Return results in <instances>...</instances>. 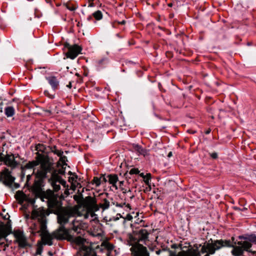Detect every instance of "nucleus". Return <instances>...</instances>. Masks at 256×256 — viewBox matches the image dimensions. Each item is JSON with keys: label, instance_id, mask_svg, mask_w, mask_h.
I'll return each mask as SVG.
<instances>
[{"label": "nucleus", "instance_id": "obj_1", "mask_svg": "<svg viewBox=\"0 0 256 256\" xmlns=\"http://www.w3.org/2000/svg\"><path fill=\"white\" fill-rule=\"evenodd\" d=\"M48 205L50 208L60 210L58 214V222L60 226L58 230L53 232V236L54 238L58 240L64 239L68 236V232L64 227V225L68 222L70 217L74 216L76 213V210L72 208H60L59 201L54 196L48 198Z\"/></svg>", "mask_w": 256, "mask_h": 256}, {"label": "nucleus", "instance_id": "obj_2", "mask_svg": "<svg viewBox=\"0 0 256 256\" xmlns=\"http://www.w3.org/2000/svg\"><path fill=\"white\" fill-rule=\"evenodd\" d=\"M36 160L28 162L24 166H21L22 176L24 177L26 169H32L34 166L40 164V168L36 172V176L41 178L48 177V172L51 170L52 163L50 162L48 156L44 154L36 152Z\"/></svg>", "mask_w": 256, "mask_h": 256}, {"label": "nucleus", "instance_id": "obj_3", "mask_svg": "<svg viewBox=\"0 0 256 256\" xmlns=\"http://www.w3.org/2000/svg\"><path fill=\"white\" fill-rule=\"evenodd\" d=\"M100 224L97 223V232H98ZM101 232H97V250L100 252L106 253V256H114L118 253V251L114 250L113 244H110L108 238L104 234V231L100 230Z\"/></svg>", "mask_w": 256, "mask_h": 256}, {"label": "nucleus", "instance_id": "obj_4", "mask_svg": "<svg viewBox=\"0 0 256 256\" xmlns=\"http://www.w3.org/2000/svg\"><path fill=\"white\" fill-rule=\"evenodd\" d=\"M230 246V242L229 240H216L212 243H208L202 248V252L209 253L213 254L216 250H218L223 246Z\"/></svg>", "mask_w": 256, "mask_h": 256}, {"label": "nucleus", "instance_id": "obj_5", "mask_svg": "<svg viewBox=\"0 0 256 256\" xmlns=\"http://www.w3.org/2000/svg\"><path fill=\"white\" fill-rule=\"evenodd\" d=\"M51 169L50 172H48L47 176L48 177L47 178H48V180L52 186L54 190L56 192L60 190V185L62 184L64 186L66 182L58 175L52 166V164L51 165Z\"/></svg>", "mask_w": 256, "mask_h": 256}, {"label": "nucleus", "instance_id": "obj_6", "mask_svg": "<svg viewBox=\"0 0 256 256\" xmlns=\"http://www.w3.org/2000/svg\"><path fill=\"white\" fill-rule=\"evenodd\" d=\"M80 246L78 254L80 256H96V254L90 246H86V240L80 236L76 237L74 241Z\"/></svg>", "mask_w": 256, "mask_h": 256}, {"label": "nucleus", "instance_id": "obj_7", "mask_svg": "<svg viewBox=\"0 0 256 256\" xmlns=\"http://www.w3.org/2000/svg\"><path fill=\"white\" fill-rule=\"evenodd\" d=\"M84 208H86V213L84 214L85 218H88L89 217L92 218L91 220H94L96 218L95 212L96 211V202L92 198L88 196Z\"/></svg>", "mask_w": 256, "mask_h": 256}, {"label": "nucleus", "instance_id": "obj_8", "mask_svg": "<svg viewBox=\"0 0 256 256\" xmlns=\"http://www.w3.org/2000/svg\"><path fill=\"white\" fill-rule=\"evenodd\" d=\"M48 214L47 210L42 207L38 208H34L31 214V218L32 220H37L40 224H41V226L42 224L46 226V216Z\"/></svg>", "mask_w": 256, "mask_h": 256}, {"label": "nucleus", "instance_id": "obj_9", "mask_svg": "<svg viewBox=\"0 0 256 256\" xmlns=\"http://www.w3.org/2000/svg\"><path fill=\"white\" fill-rule=\"evenodd\" d=\"M2 162L12 169L16 168L18 164V162L15 160L14 156L12 154H4L0 153V165Z\"/></svg>", "mask_w": 256, "mask_h": 256}, {"label": "nucleus", "instance_id": "obj_10", "mask_svg": "<svg viewBox=\"0 0 256 256\" xmlns=\"http://www.w3.org/2000/svg\"><path fill=\"white\" fill-rule=\"evenodd\" d=\"M42 242L44 245H52V240L54 238L53 236V232L50 234L46 226L42 224L41 228V234H40Z\"/></svg>", "mask_w": 256, "mask_h": 256}, {"label": "nucleus", "instance_id": "obj_11", "mask_svg": "<svg viewBox=\"0 0 256 256\" xmlns=\"http://www.w3.org/2000/svg\"><path fill=\"white\" fill-rule=\"evenodd\" d=\"M66 47L68 52H66V56L67 58L72 60L74 59L82 51L81 47L77 44L72 46L68 44Z\"/></svg>", "mask_w": 256, "mask_h": 256}, {"label": "nucleus", "instance_id": "obj_12", "mask_svg": "<svg viewBox=\"0 0 256 256\" xmlns=\"http://www.w3.org/2000/svg\"><path fill=\"white\" fill-rule=\"evenodd\" d=\"M240 239H244V240L240 241L238 242V244H242L246 251H248V249L252 246L251 242L256 243V236L254 235H250L246 237L239 236Z\"/></svg>", "mask_w": 256, "mask_h": 256}, {"label": "nucleus", "instance_id": "obj_13", "mask_svg": "<svg viewBox=\"0 0 256 256\" xmlns=\"http://www.w3.org/2000/svg\"><path fill=\"white\" fill-rule=\"evenodd\" d=\"M106 194L101 193L97 196V200H100V202L97 204V211L102 208L103 210L108 208L110 202L106 199Z\"/></svg>", "mask_w": 256, "mask_h": 256}, {"label": "nucleus", "instance_id": "obj_14", "mask_svg": "<svg viewBox=\"0 0 256 256\" xmlns=\"http://www.w3.org/2000/svg\"><path fill=\"white\" fill-rule=\"evenodd\" d=\"M14 236L20 247L24 248L28 246V243L27 242L26 238L21 231H15Z\"/></svg>", "mask_w": 256, "mask_h": 256}, {"label": "nucleus", "instance_id": "obj_15", "mask_svg": "<svg viewBox=\"0 0 256 256\" xmlns=\"http://www.w3.org/2000/svg\"><path fill=\"white\" fill-rule=\"evenodd\" d=\"M133 250L132 252V256H150L149 253L146 247L142 245L139 244L134 248H131Z\"/></svg>", "mask_w": 256, "mask_h": 256}, {"label": "nucleus", "instance_id": "obj_16", "mask_svg": "<svg viewBox=\"0 0 256 256\" xmlns=\"http://www.w3.org/2000/svg\"><path fill=\"white\" fill-rule=\"evenodd\" d=\"M36 178L34 180V182L32 186V190L36 194H39L42 192V180L45 178H41L36 176Z\"/></svg>", "mask_w": 256, "mask_h": 256}, {"label": "nucleus", "instance_id": "obj_17", "mask_svg": "<svg viewBox=\"0 0 256 256\" xmlns=\"http://www.w3.org/2000/svg\"><path fill=\"white\" fill-rule=\"evenodd\" d=\"M199 252L197 250L190 248L188 249L186 251L182 250L178 254L171 252L170 256H199Z\"/></svg>", "mask_w": 256, "mask_h": 256}, {"label": "nucleus", "instance_id": "obj_18", "mask_svg": "<svg viewBox=\"0 0 256 256\" xmlns=\"http://www.w3.org/2000/svg\"><path fill=\"white\" fill-rule=\"evenodd\" d=\"M1 174L3 178L6 180L8 181L10 183H12L14 182V178L12 176L8 168H4V169L2 172Z\"/></svg>", "mask_w": 256, "mask_h": 256}, {"label": "nucleus", "instance_id": "obj_19", "mask_svg": "<svg viewBox=\"0 0 256 256\" xmlns=\"http://www.w3.org/2000/svg\"><path fill=\"white\" fill-rule=\"evenodd\" d=\"M244 250H246L242 244H238V246H233L232 252L234 256H240L242 254Z\"/></svg>", "mask_w": 256, "mask_h": 256}, {"label": "nucleus", "instance_id": "obj_20", "mask_svg": "<svg viewBox=\"0 0 256 256\" xmlns=\"http://www.w3.org/2000/svg\"><path fill=\"white\" fill-rule=\"evenodd\" d=\"M46 79L54 90H56L58 88L59 82L56 77L49 76Z\"/></svg>", "mask_w": 256, "mask_h": 256}, {"label": "nucleus", "instance_id": "obj_21", "mask_svg": "<svg viewBox=\"0 0 256 256\" xmlns=\"http://www.w3.org/2000/svg\"><path fill=\"white\" fill-rule=\"evenodd\" d=\"M108 182L116 190L118 188L116 183L118 182V177L116 174H110L108 176Z\"/></svg>", "mask_w": 256, "mask_h": 256}, {"label": "nucleus", "instance_id": "obj_22", "mask_svg": "<svg viewBox=\"0 0 256 256\" xmlns=\"http://www.w3.org/2000/svg\"><path fill=\"white\" fill-rule=\"evenodd\" d=\"M72 230L77 233H80L82 224L78 220H74L72 221Z\"/></svg>", "mask_w": 256, "mask_h": 256}, {"label": "nucleus", "instance_id": "obj_23", "mask_svg": "<svg viewBox=\"0 0 256 256\" xmlns=\"http://www.w3.org/2000/svg\"><path fill=\"white\" fill-rule=\"evenodd\" d=\"M133 148L134 150L140 154L146 156L148 154L146 150L142 148L138 144H134Z\"/></svg>", "mask_w": 256, "mask_h": 256}, {"label": "nucleus", "instance_id": "obj_24", "mask_svg": "<svg viewBox=\"0 0 256 256\" xmlns=\"http://www.w3.org/2000/svg\"><path fill=\"white\" fill-rule=\"evenodd\" d=\"M15 198L20 202H22L26 200L27 196L22 191L18 190L16 192Z\"/></svg>", "mask_w": 256, "mask_h": 256}, {"label": "nucleus", "instance_id": "obj_25", "mask_svg": "<svg viewBox=\"0 0 256 256\" xmlns=\"http://www.w3.org/2000/svg\"><path fill=\"white\" fill-rule=\"evenodd\" d=\"M148 233L146 230L142 228L138 231V236L140 240H145L148 238Z\"/></svg>", "mask_w": 256, "mask_h": 256}, {"label": "nucleus", "instance_id": "obj_26", "mask_svg": "<svg viewBox=\"0 0 256 256\" xmlns=\"http://www.w3.org/2000/svg\"><path fill=\"white\" fill-rule=\"evenodd\" d=\"M32 230V232L34 234H36L40 233L41 234V224L39 223V224H38L34 223L30 227Z\"/></svg>", "mask_w": 256, "mask_h": 256}, {"label": "nucleus", "instance_id": "obj_27", "mask_svg": "<svg viewBox=\"0 0 256 256\" xmlns=\"http://www.w3.org/2000/svg\"><path fill=\"white\" fill-rule=\"evenodd\" d=\"M4 113L7 117H12L14 114V108L12 106L6 107L4 110Z\"/></svg>", "mask_w": 256, "mask_h": 256}, {"label": "nucleus", "instance_id": "obj_28", "mask_svg": "<svg viewBox=\"0 0 256 256\" xmlns=\"http://www.w3.org/2000/svg\"><path fill=\"white\" fill-rule=\"evenodd\" d=\"M43 245L42 242H38L36 244V256L40 255L43 250Z\"/></svg>", "mask_w": 256, "mask_h": 256}, {"label": "nucleus", "instance_id": "obj_29", "mask_svg": "<svg viewBox=\"0 0 256 256\" xmlns=\"http://www.w3.org/2000/svg\"><path fill=\"white\" fill-rule=\"evenodd\" d=\"M7 235V230L4 226H0V238H4Z\"/></svg>", "mask_w": 256, "mask_h": 256}, {"label": "nucleus", "instance_id": "obj_30", "mask_svg": "<svg viewBox=\"0 0 256 256\" xmlns=\"http://www.w3.org/2000/svg\"><path fill=\"white\" fill-rule=\"evenodd\" d=\"M106 182V178L104 175L101 174L100 178L97 177V186L101 184H103Z\"/></svg>", "mask_w": 256, "mask_h": 256}, {"label": "nucleus", "instance_id": "obj_31", "mask_svg": "<svg viewBox=\"0 0 256 256\" xmlns=\"http://www.w3.org/2000/svg\"><path fill=\"white\" fill-rule=\"evenodd\" d=\"M51 151L58 156L63 154V152L62 150H58L56 146L51 148Z\"/></svg>", "mask_w": 256, "mask_h": 256}, {"label": "nucleus", "instance_id": "obj_32", "mask_svg": "<svg viewBox=\"0 0 256 256\" xmlns=\"http://www.w3.org/2000/svg\"><path fill=\"white\" fill-rule=\"evenodd\" d=\"M151 179V174H146V177H145V178H144V181L145 182L146 184H148L150 183V181Z\"/></svg>", "mask_w": 256, "mask_h": 256}, {"label": "nucleus", "instance_id": "obj_33", "mask_svg": "<svg viewBox=\"0 0 256 256\" xmlns=\"http://www.w3.org/2000/svg\"><path fill=\"white\" fill-rule=\"evenodd\" d=\"M60 161L63 164H66V157L64 156H63L62 154L60 156Z\"/></svg>", "mask_w": 256, "mask_h": 256}, {"label": "nucleus", "instance_id": "obj_34", "mask_svg": "<svg viewBox=\"0 0 256 256\" xmlns=\"http://www.w3.org/2000/svg\"><path fill=\"white\" fill-rule=\"evenodd\" d=\"M139 170L138 168H132L130 170V174H138L139 172Z\"/></svg>", "mask_w": 256, "mask_h": 256}, {"label": "nucleus", "instance_id": "obj_35", "mask_svg": "<svg viewBox=\"0 0 256 256\" xmlns=\"http://www.w3.org/2000/svg\"><path fill=\"white\" fill-rule=\"evenodd\" d=\"M116 206L117 207H120V208H122V207H123L124 206H126L128 208H130V204H128L126 205V203L118 204V203L116 202Z\"/></svg>", "mask_w": 256, "mask_h": 256}, {"label": "nucleus", "instance_id": "obj_36", "mask_svg": "<svg viewBox=\"0 0 256 256\" xmlns=\"http://www.w3.org/2000/svg\"><path fill=\"white\" fill-rule=\"evenodd\" d=\"M66 6L68 10H69L70 11H74L76 10V8L74 6L70 5L69 4H66Z\"/></svg>", "mask_w": 256, "mask_h": 256}, {"label": "nucleus", "instance_id": "obj_37", "mask_svg": "<svg viewBox=\"0 0 256 256\" xmlns=\"http://www.w3.org/2000/svg\"><path fill=\"white\" fill-rule=\"evenodd\" d=\"M102 15L100 11L97 10V20H100L102 18Z\"/></svg>", "mask_w": 256, "mask_h": 256}, {"label": "nucleus", "instance_id": "obj_38", "mask_svg": "<svg viewBox=\"0 0 256 256\" xmlns=\"http://www.w3.org/2000/svg\"><path fill=\"white\" fill-rule=\"evenodd\" d=\"M94 0H88V7H94Z\"/></svg>", "mask_w": 256, "mask_h": 256}, {"label": "nucleus", "instance_id": "obj_39", "mask_svg": "<svg viewBox=\"0 0 256 256\" xmlns=\"http://www.w3.org/2000/svg\"><path fill=\"white\" fill-rule=\"evenodd\" d=\"M124 219L128 220H131L132 219V216L130 214H127Z\"/></svg>", "mask_w": 256, "mask_h": 256}, {"label": "nucleus", "instance_id": "obj_40", "mask_svg": "<svg viewBox=\"0 0 256 256\" xmlns=\"http://www.w3.org/2000/svg\"><path fill=\"white\" fill-rule=\"evenodd\" d=\"M210 156L212 158H218V154L216 152H213V153H212L210 154Z\"/></svg>", "mask_w": 256, "mask_h": 256}, {"label": "nucleus", "instance_id": "obj_41", "mask_svg": "<svg viewBox=\"0 0 256 256\" xmlns=\"http://www.w3.org/2000/svg\"><path fill=\"white\" fill-rule=\"evenodd\" d=\"M31 176L32 175L30 174H28V175L26 176V184H28L29 180H30Z\"/></svg>", "mask_w": 256, "mask_h": 256}, {"label": "nucleus", "instance_id": "obj_42", "mask_svg": "<svg viewBox=\"0 0 256 256\" xmlns=\"http://www.w3.org/2000/svg\"><path fill=\"white\" fill-rule=\"evenodd\" d=\"M74 199L76 200H77V201L79 202V199H80L79 196H74Z\"/></svg>", "mask_w": 256, "mask_h": 256}, {"label": "nucleus", "instance_id": "obj_43", "mask_svg": "<svg viewBox=\"0 0 256 256\" xmlns=\"http://www.w3.org/2000/svg\"><path fill=\"white\" fill-rule=\"evenodd\" d=\"M248 252H251L253 255L256 256V251H252L248 249Z\"/></svg>", "mask_w": 256, "mask_h": 256}, {"label": "nucleus", "instance_id": "obj_44", "mask_svg": "<svg viewBox=\"0 0 256 256\" xmlns=\"http://www.w3.org/2000/svg\"><path fill=\"white\" fill-rule=\"evenodd\" d=\"M140 176L142 178H145V177H146V175H144V173H141L140 174Z\"/></svg>", "mask_w": 256, "mask_h": 256}, {"label": "nucleus", "instance_id": "obj_45", "mask_svg": "<svg viewBox=\"0 0 256 256\" xmlns=\"http://www.w3.org/2000/svg\"><path fill=\"white\" fill-rule=\"evenodd\" d=\"M106 60H106V58H103L102 60H100V61L99 62V64H102V62H103V61H104V62H106Z\"/></svg>", "mask_w": 256, "mask_h": 256}, {"label": "nucleus", "instance_id": "obj_46", "mask_svg": "<svg viewBox=\"0 0 256 256\" xmlns=\"http://www.w3.org/2000/svg\"><path fill=\"white\" fill-rule=\"evenodd\" d=\"M119 186H122L124 184V182L123 181H120L119 182Z\"/></svg>", "mask_w": 256, "mask_h": 256}, {"label": "nucleus", "instance_id": "obj_47", "mask_svg": "<svg viewBox=\"0 0 256 256\" xmlns=\"http://www.w3.org/2000/svg\"><path fill=\"white\" fill-rule=\"evenodd\" d=\"M92 16L96 19V12L92 13Z\"/></svg>", "mask_w": 256, "mask_h": 256}, {"label": "nucleus", "instance_id": "obj_48", "mask_svg": "<svg viewBox=\"0 0 256 256\" xmlns=\"http://www.w3.org/2000/svg\"><path fill=\"white\" fill-rule=\"evenodd\" d=\"M160 252H161V250H156V254H160Z\"/></svg>", "mask_w": 256, "mask_h": 256}, {"label": "nucleus", "instance_id": "obj_49", "mask_svg": "<svg viewBox=\"0 0 256 256\" xmlns=\"http://www.w3.org/2000/svg\"><path fill=\"white\" fill-rule=\"evenodd\" d=\"M67 86L69 88H71V87H72L71 82H70L69 84L68 85H67Z\"/></svg>", "mask_w": 256, "mask_h": 256}, {"label": "nucleus", "instance_id": "obj_50", "mask_svg": "<svg viewBox=\"0 0 256 256\" xmlns=\"http://www.w3.org/2000/svg\"><path fill=\"white\" fill-rule=\"evenodd\" d=\"M92 181H93L94 182H96V176H94V178H93Z\"/></svg>", "mask_w": 256, "mask_h": 256}, {"label": "nucleus", "instance_id": "obj_51", "mask_svg": "<svg viewBox=\"0 0 256 256\" xmlns=\"http://www.w3.org/2000/svg\"><path fill=\"white\" fill-rule=\"evenodd\" d=\"M168 6L170 7H172V3L168 4Z\"/></svg>", "mask_w": 256, "mask_h": 256}, {"label": "nucleus", "instance_id": "obj_52", "mask_svg": "<svg viewBox=\"0 0 256 256\" xmlns=\"http://www.w3.org/2000/svg\"><path fill=\"white\" fill-rule=\"evenodd\" d=\"M172 155V152H170L168 154V156H169V157H170V156Z\"/></svg>", "mask_w": 256, "mask_h": 256}, {"label": "nucleus", "instance_id": "obj_53", "mask_svg": "<svg viewBox=\"0 0 256 256\" xmlns=\"http://www.w3.org/2000/svg\"><path fill=\"white\" fill-rule=\"evenodd\" d=\"M210 254L209 253H208L207 254H206L204 256H210Z\"/></svg>", "mask_w": 256, "mask_h": 256}, {"label": "nucleus", "instance_id": "obj_54", "mask_svg": "<svg viewBox=\"0 0 256 256\" xmlns=\"http://www.w3.org/2000/svg\"><path fill=\"white\" fill-rule=\"evenodd\" d=\"M48 254H49V255H50V256H52V254L50 252H48Z\"/></svg>", "mask_w": 256, "mask_h": 256}, {"label": "nucleus", "instance_id": "obj_55", "mask_svg": "<svg viewBox=\"0 0 256 256\" xmlns=\"http://www.w3.org/2000/svg\"><path fill=\"white\" fill-rule=\"evenodd\" d=\"M88 20L92 19V16H90V17L88 18Z\"/></svg>", "mask_w": 256, "mask_h": 256}, {"label": "nucleus", "instance_id": "obj_56", "mask_svg": "<svg viewBox=\"0 0 256 256\" xmlns=\"http://www.w3.org/2000/svg\"><path fill=\"white\" fill-rule=\"evenodd\" d=\"M44 94H46V91H45V92H44Z\"/></svg>", "mask_w": 256, "mask_h": 256}, {"label": "nucleus", "instance_id": "obj_57", "mask_svg": "<svg viewBox=\"0 0 256 256\" xmlns=\"http://www.w3.org/2000/svg\"><path fill=\"white\" fill-rule=\"evenodd\" d=\"M34 170H33L32 174H34Z\"/></svg>", "mask_w": 256, "mask_h": 256}, {"label": "nucleus", "instance_id": "obj_58", "mask_svg": "<svg viewBox=\"0 0 256 256\" xmlns=\"http://www.w3.org/2000/svg\"><path fill=\"white\" fill-rule=\"evenodd\" d=\"M208 133H209V132L207 131L206 134H208Z\"/></svg>", "mask_w": 256, "mask_h": 256}, {"label": "nucleus", "instance_id": "obj_59", "mask_svg": "<svg viewBox=\"0 0 256 256\" xmlns=\"http://www.w3.org/2000/svg\"><path fill=\"white\" fill-rule=\"evenodd\" d=\"M0 112H2V108H0Z\"/></svg>", "mask_w": 256, "mask_h": 256}]
</instances>
